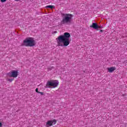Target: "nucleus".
<instances>
[{
	"mask_svg": "<svg viewBox=\"0 0 127 127\" xmlns=\"http://www.w3.org/2000/svg\"><path fill=\"white\" fill-rule=\"evenodd\" d=\"M83 72L85 73V71H83Z\"/></svg>",
	"mask_w": 127,
	"mask_h": 127,
	"instance_id": "a211bd4d",
	"label": "nucleus"
},
{
	"mask_svg": "<svg viewBox=\"0 0 127 127\" xmlns=\"http://www.w3.org/2000/svg\"><path fill=\"white\" fill-rule=\"evenodd\" d=\"M90 27L93 28V29H96V30H98V28L99 25L97 23H92V24L90 26Z\"/></svg>",
	"mask_w": 127,
	"mask_h": 127,
	"instance_id": "0eeeda50",
	"label": "nucleus"
},
{
	"mask_svg": "<svg viewBox=\"0 0 127 127\" xmlns=\"http://www.w3.org/2000/svg\"><path fill=\"white\" fill-rule=\"evenodd\" d=\"M59 84V82L56 80H53L51 81H48L47 83L46 86L48 88H50V87H53V88H56L57 86Z\"/></svg>",
	"mask_w": 127,
	"mask_h": 127,
	"instance_id": "20e7f679",
	"label": "nucleus"
},
{
	"mask_svg": "<svg viewBox=\"0 0 127 127\" xmlns=\"http://www.w3.org/2000/svg\"><path fill=\"white\" fill-rule=\"evenodd\" d=\"M36 93H39V92L38 91V88L36 89Z\"/></svg>",
	"mask_w": 127,
	"mask_h": 127,
	"instance_id": "ddd939ff",
	"label": "nucleus"
},
{
	"mask_svg": "<svg viewBox=\"0 0 127 127\" xmlns=\"http://www.w3.org/2000/svg\"><path fill=\"white\" fill-rule=\"evenodd\" d=\"M55 33H57V31H56V32H55Z\"/></svg>",
	"mask_w": 127,
	"mask_h": 127,
	"instance_id": "f3484780",
	"label": "nucleus"
},
{
	"mask_svg": "<svg viewBox=\"0 0 127 127\" xmlns=\"http://www.w3.org/2000/svg\"><path fill=\"white\" fill-rule=\"evenodd\" d=\"M101 28H104L103 26H98V29H101Z\"/></svg>",
	"mask_w": 127,
	"mask_h": 127,
	"instance_id": "9d476101",
	"label": "nucleus"
},
{
	"mask_svg": "<svg viewBox=\"0 0 127 127\" xmlns=\"http://www.w3.org/2000/svg\"><path fill=\"white\" fill-rule=\"evenodd\" d=\"M1 2H4L5 1H6V0H1Z\"/></svg>",
	"mask_w": 127,
	"mask_h": 127,
	"instance_id": "4468645a",
	"label": "nucleus"
},
{
	"mask_svg": "<svg viewBox=\"0 0 127 127\" xmlns=\"http://www.w3.org/2000/svg\"><path fill=\"white\" fill-rule=\"evenodd\" d=\"M70 33L65 32L63 35L59 36L56 38L58 46H68L70 44Z\"/></svg>",
	"mask_w": 127,
	"mask_h": 127,
	"instance_id": "f257e3e1",
	"label": "nucleus"
},
{
	"mask_svg": "<svg viewBox=\"0 0 127 127\" xmlns=\"http://www.w3.org/2000/svg\"><path fill=\"white\" fill-rule=\"evenodd\" d=\"M63 19L61 21V24H69L72 22V18L73 17V14L64 13L62 14Z\"/></svg>",
	"mask_w": 127,
	"mask_h": 127,
	"instance_id": "f03ea898",
	"label": "nucleus"
},
{
	"mask_svg": "<svg viewBox=\"0 0 127 127\" xmlns=\"http://www.w3.org/2000/svg\"><path fill=\"white\" fill-rule=\"evenodd\" d=\"M46 7L47 8H51V9H52V8H54V6L49 5H47Z\"/></svg>",
	"mask_w": 127,
	"mask_h": 127,
	"instance_id": "1a4fd4ad",
	"label": "nucleus"
},
{
	"mask_svg": "<svg viewBox=\"0 0 127 127\" xmlns=\"http://www.w3.org/2000/svg\"><path fill=\"white\" fill-rule=\"evenodd\" d=\"M39 94H41V96H43V95H44V93H43V92H39Z\"/></svg>",
	"mask_w": 127,
	"mask_h": 127,
	"instance_id": "f8f14e48",
	"label": "nucleus"
},
{
	"mask_svg": "<svg viewBox=\"0 0 127 127\" xmlns=\"http://www.w3.org/2000/svg\"><path fill=\"white\" fill-rule=\"evenodd\" d=\"M57 123V121L56 120H53V121H48L46 126L47 127H51L52 126H53V125H55Z\"/></svg>",
	"mask_w": 127,
	"mask_h": 127,
	"instance_id": "423d86ee",
	"label": "nucleus"
},
{
	"mask_svg": "<svg viewBox=\"0 0 127 127\" xmlns=\"http://www.w3.org/2000/svg\"><path fill=\"white\" fill-rule=\"evenodd\" d=\"M35 45V41L32 37H28L26 38L22 43V46H26L32 47Z\"/></svg>",
	"mask_w": 127,
	"mask_h": 127,
	"instance_id": "7ed1b4c3",
	"label": "nucleus"
},
{
	"mask_svg": "<svg viewBox=\"0 0 127 127\" xmlns=\"http://www.w3.org/2000/svg\"><path fill=\"white\" fill-rule=\"evenodd\" d=\"M2 127V124L0 122V127Z\"/></svg>",
	"mask_w": 127,
	"mask_h": 127,
	"instance_id": "2eb2a0df",
	"label": "nucleus"
},
{
	"mask_svg": "<svg viewBox=\"0 0 127 127\" xmlns=\"http://www.w3.org/2000/svg\"><path fill=\"white\" fill-rule=\"evenodd\" d=\"M116 69L117 68H116V67H111L107 68V70L110 73H113V72H114L115 70H116Z\"/></svg>",
	"mask_w": 127,
	"mask_h": 127,
	"instance_id": "6e6552de",
	"label": "nucleus"
},
{
	"mask_svg": "<svg viewBox=\"0 0 127 127\" xmlns=\"http://www.w3.org/2000/svg\"><path fill=\"white\" fill-rule=\"evenodd\" d=\"M103 31L102 30H100V32H103Z\"/></svg>",
	"mask_w": 127,
	"mask_h": 127,
	"instance_id": "dca6fc26",
	"label": "nucleus"
},
{
	"mask_svg": "<svg viewBox=\"0 0 127 127\" xmlns=\"http://www.w3.org/2000/svg\"><path fill=\"white\" fill-rule=\"evenodd\" d=\"M8 81H9V82H12V81H13V79H8Z\"/></svg>",
	"mask_w": 127,
	"mask_h": 127,
	"instance_id": "9b49d317",
	"label": "nucleus"
},
{
	"mask_svg": "<svg viewBox=\"0 0 127 127\" xmlns=\"http://www.w3.org/2000/svg\"><path fill=\"white\" fill-rule=\"evenodd\" d=\"M8 77H12L13 78H16L18 76V70H11L10 72L7 73Z\"/></svg>",
	"mask_w": 127,
	"mask_h": 127,
	"instance_id": "39448f33",
	"label": "nucleus"
}]
</instances>
